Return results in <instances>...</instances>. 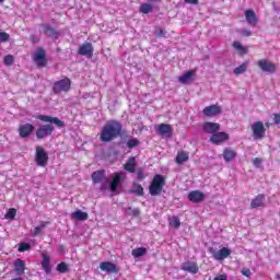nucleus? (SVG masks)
<instances>
[{
  "instance_id": "1",
  "label": "nucleus",
  "mask_w": 280,
  "mask_h": 280,
  "mask_svg": "<svg viewBox=\"0 0 280 280\" xmlns=\"http://www.w3.org/2000/svg\"><path fill=\"white\" fill-rule=\"evenodd\" d=\"M128 131L124 128V125L119 120H108L102 128L100 139L103 143H110L114 139H119V137H126Z\"/></svg>"
},
{
  "instance_id": "2",
  "label": "nucleus",
  "mask_w": 280,
  "mask_h": 280,
  "mask_svg": "<svg viewBox=\"0 0 280 280\" xmlns=\"http://www.w3.org/2000/svg\"><path fill=\"white\" fill-rule=\"evenodd\" d=\"M36 119L43 121L46 125L39 126L36 130L35 135L37 139H45L47 137H51L54 135L55 127L57 128H65V121L60 120L58 117H52L50 115H38Z\"/></svg>"
},
{
  "instance_id": "3",
  "label": "nucleus",
  "mask_w": 280,
  "mask_h": 280,
  "mask_svg": "<svg viewBox=\"0 0 280 280\" xmlns=\"http://www.w3.org/2000/svg\"><path fill=\"white\" fill-rule=\"evenodd\" d=\"M164 187L165 177H163L161 174H156L149 186V194L151 196H161V191H163Z\"/></svg>"
},
{
  "instance_id": "4",
  "label": "nucleus",
  "mask_w": 280,
  "mask_h": 280,
  "mask_svg": "<svg viewBox=\"0 0 280 280\" xmlns=\"http://www.w3.org/2000/svg\"><path fill=\"white\" fill-rule=\"evenodd\" d=\"M52 91L55 95L68 93V91H71V79L65 77L63 79L56 81L52 85Z\"/></svg>"
},
{
  "instance_id": "5",
  "label": "nucleus",
  "mask_w": 280,
  "mask_h": 280,
  "mask_svg": "<svg viewBox=\"0 0 280 280\" xmlns=\"http://www.w3.org/2000/svg\"><path fill=\"white\" fill-rule=\"evenodd\" d=\"M49 161V154L43 147H36L35 163L39 167H45Z\"/></svg>"
},
{
  "instance_id": "6",
  "label": "nucleus",
  "mask_w": 280,
  "mask_h": 280,
  "mask_svg": "<svg viewBox=\"0 0 280 280\" xmlns=\"http://www.w3.org/2000/svg\"><path fill=\"white\" fill-rule=\"evenodd\" d=\"M209 253H211L213 259H217V261H222L226 259V257H231V249L226 247H222L220 250H215V248L210 247Z\"/></svg>"
},
{
  "instance_id": "7",
  "label": "nucleus",
  "mask_w": 280,
  "mask_h": 280,
  "mask_svg": "<svg viewBox=\"0 0 280 280\" xmlns=\"http://www.w3.org/2000/svg\"><path fill=\"white\" fill-rule=\"evenodd\" d=\"M254 139H264L266 137V127L262 121H256L252 125Z\"/></svg>"
},
{
  "instance_id": "8",
  "label": "nucleus",
  "mask_w": 280,
  "mask_h": 280,
  "mask_svg": "<svg viewBox=\"0 0 280 280\" xmlns=\"http://www.w3.org/2000/svg\"><path fill=\"white\" fill-rule=\"evenodd\" d=\"M229 139H231L229 133L224 131H217L210 137V143H213L214 145H220V143H224V141H229Z\"/></svg>"
},
{
  "instance_id": "9",
  "label": "nucleus",
  "mask_w": 280,
  "mask_h": 280,
  "mask_svg": "<svg viewBox=\"0 0 280 280\" xmlns=\"http://www.w3.org/2000/svg\"><path fill=\"white\" fill-rule=\"evenodd\" d=\"M93 44L92 43H84L78 49L79 56H85V58H93Z\"/></svg>"
},
{
  "instance_id": "10",
  "label": "nucleus",
  "mask_w": 280,
  "mask_h": 280,
  "mask_svg": "<svg viewBox=\"0 0 280 280\" xmlns=\"http://www.w3.org/2000/svg\"><path fill=\"white\" fill-rule=\"evenodd\" d=\"M34 60H35L37 67H47V56L45 54L44 48H37L35 55H34Z\"/></svg>"
},
{
  "instance_id": "11",
  "label": "nucleus",
  "mask_w": 280,
  "mask_h": 280,
  "mask_svg": "<svg viewBox=\"0 0 280 280\" xmlns=\"http://www.w3.org/2000/svg\"><path fill=\"white\" fill-rule=\"evenodd\" d=\"M100 269L102 272H107V275H117L119 272V268L112 261H103L100 264Z\"/></svg>"
},
{
  "instance_id": "12",
  "label": "nucleus",
  "mask_w": 280,
  "mask_h": 280,
  "mask_svg": "<svg viewBox=\"0 0 280 280\" xmlns=\"http://www.w3.org/2000/svg\"><path fill=\"white\" fill-rule=\"evenodd\" d=\"M258 67L264 73H275V71H277V66L266 59H260L258 61Z\"/></svg>"
},
{
  "instance_id": "13",
  "label": "nucleus",
  "mask_w": 280,
  "mask_h": 280,
  "mask_svg": "<svg viewBox=\"0 0 280 280\" xmlns=\"http://www.w3.org/2000/svg\"><path fill=\"white\" fill-rule=\"evenodd\" d=\"M202 114L205 117H217V115H222V107L220 105H210L203 108Z\"/></svg>"
},
{
  "instance_id": "14",
  "label": "nucleus",
  "mask_w": 280,
  "mask_h": 280,
  "mask_svg": "<svg viewBox=\"0 0 280 280\" xmlns=\"http://www.w3.org/2000/svg\"><path fill=\"white\" fill-rule=\"evenodd\" d=\"M202 130L206 135H214L215 132H220V124L206 121L202 125Z\"/></svg>"
},
{
  "instance_id": "15",
  "label": "nucleus",
  "mask_w": 280,
  "mask_h": 280,
  "mask_svg": "<svg viewBox=\"0 0 280 280\" xmlns=\"http://www.w3.org/2000/svg\"><path fill=\"white\" fill-rule=\"evenodd\" d=\"M35 129H36V127H34V125L27 122V124L20 126L19 135L22 139H27V137H30L32 135V132H34Z\"/></svg>"
},
{
  "instance_id": "16",
  "label": "nucleus",
  "mask_w": 280,
  "mask_h": 280,
  "mask_svg": "<svg viewBox=\"0 0 280 280\" xmlns=\"http://www.w3.org/2000/svg\"><path fill=\"white\" fill-rule=\"evenodd\" d=\"M43 30H44L45 36H48V38H55V40H58V38H60V32H58L51 25L44 24Z\"/></svg>"
},
{
  "instance_id": "17",
  "label": "nucleus",
  "mask_w": 280,
  "mask_h": 280,
  "mask_svg": "<svg viewBox=\"0 0 280 280\" xmlns=\"http://www.w3.org/2000/svg\"><path fill=\"white\" fill-rule=\"evenodd\" d=\"M121 183V173H116L115 176L113 177L112 182L109 183V191L112 194H119V184Z\"/></svg>"
},
{
  "instance_id": "18",
  "label": "nucleus",
  "mask_w": 280,
  "mask_h": 280,
  "mask_svg": "<svg viewBox=\"0 0 280 280\" xmlns=\"http://www.w3.org/2000/svg\"><path fill=\"white\" fill-rule=\"evenodd\" d=\"M188 200L195 205H199V202L205 200V192L200 190H192L188 194Z\"/></svg>"
},
{
  "instance_id": "19",
  "label": "nucleus",
  "mask_w": 280,
  "mask_h": 280,
  "mask_svg": "<svg viewBox=\"0 0 280 280\" xmlns=\"http://www.w3.org/2000/svg\"><path fill=\"white\" fill-rule=\"evenodd\" d=\"M92 182L94 185H97L98 183H102V180H108L106 177V171L104 170H98L92 173L91 175Z\"/></svg>"
},
{
  "instance_id": "20",
  "label": "nucleus",
  "mask_w": 280,
  "mask_h": 280,
  "mask_svg": "<svg viewBox=\"0 0 280 280\" xmlns=\"http://www.w3.org/2000/svg\"><path fill=\"white\" fill-rule=\"evenodd\" d=\"M14 272L18 277L25 275V260L18 258L14 260Z\"/></svg>"
},
{
  "instance_id": "21",
  "label": "nucleus",
  "mask_w": 280,
  "mask_h": 280,
  "mask_svg": "<svg viewBox=\"0 0 280 280\" xmlns=\"http://www.w3.org/2000/svg\"><path fill=\"white\" fill-rule=\"evenodd\" d=\"M237 158V152L233 148H225L223 150V159L225 163H231V161H235Z\"/></svg>"
},
{
  "instance_id": "22",
  "label": "nucleus",
  "mask_w": 280,
  "mask_h": 280,
  "mask_svg": "<svg viewBox=\"0 0 280 280\" xmlns=\"http://www.w3.org/2000/svg\"><path fill=\"white\" fill-rule=\"evenodd\" d=\"M156 132L162 135V137H172V125L161 124L158 126Z\"/></svg>"
},
{
  "instance_id": "23",
  "label": "nucleus",
  "mask_w": 280,
  "mask_h": 280,
  "mask_svg": "<svg viewBox=\"0 0 280 280\" xmlns=\"http://www.w3.org/2000/svg\"><path fill=\"white\" fill-rule=\"evenodd\" d=\"M265 202H266V195L259 194L252 200L250 207L252 209H259V207H265Z\"/></svg>"
},
{
  "instance_id": "24",
  "label": "nucleus",
  "mask_w": 280,
  "mask_h": 280,
  "mask_svg": "<svg viewBox=\"0 0 280 280\" xmlns=\"http://www.w3.org/2000/svg\"><path fill=\"white\" fill-rule=\"evenodd\" d=\"M42 257H43V260H42L43 270L46 272V275H51V265H50L51 258L49 257V255L45 253H42Z\"/></svg>"
},
{
  "instance_id": "25",
  "label": "nucleus",
  "mask_w": 280,
  "mask_h": 280,
  "mask_svg": "<svg viewBox=\"0 0 280 280\" xmlns=\"http://www.w3.org/2000/svg\"><path fill=\"white\" fill-rule=\"evenodd\" d=\"M184 272H190L191 275H198V265L196 262L186 261L182 264Z\"/></svg>"
},
{
  "instance_id": "26",
  "label": "nucleus",
  "mask_w": 280,
  "mask_h": 280,
  "mask_svg": "<svg viewBox=\"0 0 280 280\" xmlns=\"http://www.w3.org/2000/svg\"><path fill=\"white\" fill-rule=\"evenodd\" d=\"M124 168L126 170V172L135 174V172H137V159H135V156L129 158L124 165Z\"/></svg>"
},
{
  "instance_id": "27",
  "label": "nucleus",
  "mask_w": 280,
  "mask_h": 280,
  "mask_svg": "<svg viewBox=\"0 0 280 280\" xmlns=\"http://www.w3.org/2000/svg\"><path fill=\"white\" fill-rule=\"evenodd\" d=\"M245 19L248 25H250V27H255L257 25V14H255V11L253 10L245 11Z\"/></svg>"
},
{
  "instance_id": "28",
  "label": "nucleus",
  "mask_w": 280,
  "mask_h": 280,
  "mask_svg": "<svg viewBox=\"0 0 280 280\" xmlns=\"http://www.w3.org/2000/svg\"><path fill=\"white\" fill-rule=\"evenodd\" d=\"M196 75V71L188 70L186 73H184L182 77L178 78V81L182 84H188V82H191V78Z\"/></svg>"
},
{
  "instance_id": "29",
  "label": "nucleus",
  "mask_w": 280,
  "mask_h": 280,
  "mask_svg": "<svg viewBox=\"0 0 280 280\" xmlns=\"http://www.w3.org/2000/svg\"><path fill=\"white\" fill-rule=\"evenodd\" d=\"M72 218L79 220V222H84L85 220H89V213L82 210H77L72 213Z\"/></svg>"
},
{
  "instance_id": "30",
  "label": "nucleus",
  "mask_w": 280,
  "mask_h": 280,
  "mask_svg": "<svg viewBox=\"0 0 280 280\" xmlns=\"http://www.w3.org/2000/svg\"><path fill=\"white\" fill-rule=\"evenodd\" d=\"M125 213L131 218H139L141 215V209L128 207L125 209Z\"/></svg>"
},
{
  "instance_id": "31",
  "label": "nucleus",
  "mask_w": 280,
  "mask_h": 280,
  "mask_svg": "<svg viewBox=\"0 0 280 280\" xmlns=\"http://www.w3.org/2000/svg\"><path fill=\"white\" fill-rule=\"evenodd\" d=\"M48 224H49V222L42 221L40 224L34 229L33 237H37V235H40V233H43V231H45V229H47Z\"/></svg>"
},
{
  "instance_id": "32",
  "label": "nucleus",
  "mask_w": 280,
  "mask_h": 280,
  "mask_svg": "<svg viewBox=\"0 0 280 280\" xmlns=\"http://www.w3.org/2000/svg\"><path fill=\"white\" fill-rule=\"evenodd\" d=\"M129 194H136V196H144L143 186L139 183H133V188L129 190Z\"/></svg>"
},
{
  "instance_id": "33",
  "label": "nucleus",
  "mask_w": 280,
  "mask_h": 280,
  "mask_svg": "<svg viewBox=\"0 0 280 280\" xmlns=\"http://www.w3.org/2000/svg\"><path fill=\"white\" fill-rule=\"evenodd\" d=\"M148 253V248L145 247H138L132 249L131 255L132 257H135L136 259L139 257H143V255H147Z\"/></svg>"
},
{
  "instance_id": "34",
  "label": "nucleus",
  "mask_w": 280,
  "mask_h": 280,
  "mask_svg": "<svg viewBox=\"0 0 280 280\" xmlns=\"http://www.w3.org/2000/svg\"><path fill=\"white\" fill-rule=\"evenodd\" d=\"M247 70H248V61H245L241 66L234 69V74L242 75V73H246Z\"/></svg>"
},
{
  "instance_id": "35",
  "label": "nucleus",
  "mask_w": 280,
  "mask_h": 280,
  "mask_svg": "<svg viewBox=\"0 0 280 280\" xmlns=\"http://www.w3.org/2000/svg\"><path fill=\"white\" fill-rule=\"evenodd\" d=\"M185 161H189V154H187L186 152L182 151L177 153L176 156V163L178 165H183V163H185Z\"/></svg>"
},
{
  "instance_id": "36",
  "label": "nucleus",
  "mask_w": 280,
  "mask_h": 280,
  "mask_svg": "<svg viewBox=\"0 0 280 280\" xmlns=\"http://www.w3.org/2000/svg\"><path fill=\"white\" fill-rule=\"evenodd\" d=\"M154 11V7L150 3H142L140 5V12L142 14H150V12H153Z\"/></svg>"
},
{
  "instance_id": "37",
  "label": "nucleus",
  "mask_w": 280,
  "mask_h": 280,
  "mask_svg": "<svg viewBox=\"0 0 280 280\" xmlns=\"http://www.w3.org/2000/svg\"><path fill=\"white\" fill-rule=\"evenodd\" d=\"M168 222H170V225L173 228V229H180V219L178 217H172L168 219Z\"/></svg>"
},
{
  "instance_id": "38",
  "label": "nucleus",
  "mask_w": 280,
  "mask_h": 280,
  "mask_svg": "<svg viewBox=\"0 0 280 280\" xmlns=\"http://www.w3.org/2000/svg\"><path fill=\"white\" fill-rule=\"evenodd\" d=\"M57 272H59L60 275H65V273L69 272V265H67V262L58 264Z\"/></svg>"
},
{
  "instance_id": "39",
  "label": "nucleus",
  "mask_w": 280,
  "mask_h": 280,
  "mask_svg": "<svg viewBox=\"0 0 280 280\" xmlns=\"http://www.w3.org/2000/svg\"><path fill=\"white\" fill-rule=\"evenodd\" d=\"M138 145H139V139H137V138H132L127 141V148H129V150H132L133 148H137Z\"/></svg>"
},
{
  "instance_id": "40",
  "label": "nucleus",
  "mask_w": 280,
  "mask_h": 280,
  "mask_svg": "<svg viewBox=\"0 0 280 280\" xmlns=\"http://www.w3.org/2000/svg\"><path fill=\"white\" fill-rule=\"evenodd\" d=\"M14 218H16V209L11 208L8 210L7 214H5V219L7 220H14Z\"/></svg>"
},
{
  "instance_id": "41",
  "label": "nucleus",
  "mask_w": 280,
  "mask_h": 280,
  "mask_svg": "<svg viewBox=\"0 0 280 280\" xmlns=\"http://www.w3.org/2000/svg\"><path fill=\"white\" fill-rule=\"evenodd\" d=\"M154 36H156L158 38H165V34H167V32L163 28H155V31L153 32Z\"/></svg>"
},
{
  "instance_id": "42",
  "label": "nucleus",
  "mask_w": 280,
  "mask_h": 280,
  "mask_svg": "<svg viewBox=\"0 0 280 280\" xmlns=\"http://www.w3.org/2000/svg\"><path fill=\"white\" fill-rule=\"evenodd\" d=\"M4 65H7V67H10L12 65H14V56L12 55H7L4 57V60H3Z\"/></svg>"
},
{
  "instance_id": "43",
  "label": "nucleus",
  "mask_w": 280,
  "mask_h": 280,
  "mask_svg": "<svg viewBox=\"0 0 280 280\" xmlns=\"http://www.w3.org/2000/svg\"><path fill=\"white\" fill-rule=\"evenodd\" d=\"M30 248H32L30 243H21L18 250L19 253H25V250H30Z\"/></svg>"
},
{
  "instance_id": "44",
  "label": "nucleus",
  "mask_w": 280,
  "mask_h": 280,
  "mask_svg": "<svg viewBox=\"0 0 280 280\" xmlns=\"http://www.w3.org/2000/svg\"><path fill=\"white\" fill-rule=\"evenodd\" d=\"M10 40V34L0 32V43H8Z\"/></svg>"
},
{
  "instance_id": "45",
  "label": "nucleus",
  "mask_w": 280,
  "mask_h": 280,
  "mask_svg": "<svg viewBox=\"0 0 280 280\" xmlns=\"http://www.w3.org/2000/svg\"><path fill=\"white\" fill-rule=\"evenodd\" d=\"M233 47L236 48L238 51H242V54H246V48L242 46V43L234 42Z\"/></svg>"
},
{
  "instance_id": "46",
  "label": "nucleus",
  "mask_w": 280,
  "mask_h": 280,
  "mask_svg": "<svg viewBox=\"0 0 280 280\" xmlns=\"http://www.w3.org/2000/svg\"><path fill=\"white\" fill-rule=\"evenodd\" d=\"M136 174H137V179H138V180H144V179H145V174H143V170L138 168V170L136 171Z\"/></svg>"
},
{
  "instance_id": "47",
  "label": "nucleus",
  "mask_w": 280,
  "mask_h": 280,
  "mask_svg": "<svg viewBox=\"0 0 280 280\" xmlns=\"http://www.w3.org/2000/svg\"><path fill=\"white\" fill-rule=\"evenodd\" d=\"M241 272H242V275L244 276V277H250V275H253V272H250V269H248V268H243L242 270H241Z\"/></svg>"
},
{
  "instance_id": "48",
  "label": "nucleus",
  "mask_w": 280,
  "mask_h": 280,
  "mask_svg": "<svg viewBox=\"0 0 280 280\" xmlns=\"http://www.w3.org/2000/svg\"><path fill=\"white\" fill-rule=\"evenodd\" d=\"M262 161L260 158H255L253 160V165H255V167H259V165H261Z\"/></svg>"
},
{
  "instance_id": "49",
  "label": "nucleus",
  "mask_w": 280,
  "mask_h": 280,
  "mask_svg": "<svg viewBox=\"0 0 280 280\" xmlns=\"http://www.w3.org/2000/svg\"><path fill=\"white\" fill-rule=\"evenodd\" d=\"M273 124H276V126H279V124H280V114H275L273 115Z\"/></svg>"
},
{
  "instance_id": "50",
  "label": "nucleus",
  "mask_w": 280,
  "mask_h": 280,
  "mask_svg": "<svg viewBox=\"0 0 280 280\" xmlns=\"http://www.w3.org/2000/svg\"><path fill=\"white\" fill-rule=\"evenodd\" d=\"M242 36H246V37L253 36V33L245 28V30H242Z\"/></svg>"
},
{
  "instance_id": "51",
  "label": "nucleus",
  "mask_w": 280,
  "mask_h": 280,
  "mask_svg": "<svg viewBox=\"0 0 280 280\" xmlns=\"http://www.w3.org/2000/svg\"><path fill=\"white\" fill-rule=\"evenodd\" d=\"M186 3H191L192 5H198V0H185Z\"/></svg>"
},
{
  "instance_id": "52",
  "label": "nucleus",
  "mask_w": 280,
  "mask_h": 280,
  "mask_svg": "<svg viewBox=\"0 0 280 280\" xmlns=\"http://www.w3.org/2000/svg\"><path fill=\"white\" fill-rule=\"evenodd\" d=\"M213 280H226V275H220L219 277H215Z\"/></svg>"
},
{
  "instance_id": "53",
  "label": "nucleus",
  "mask_w": 280,
  "mask_h": 280,
  "mask_svg": "<svg viewBox=\"0 0 280 280\" xmlns=\"http://www.w3.org/2000/svg\"><path fill=\"white\" fill-rule=\"evenodd\" d=\"M150 3H159L161 0H148Z\"/></svg>"
},
{
  "instance_id": "54",
  "label": "nucleus",
  "mask_w": 280,
  "mask_h": 280,
  "mask_svg": "<svg viewBox=\"0 0 280 280\" xmlns=\"http://www.w3.org/2000/svg\"><path fill=\"white\" fill-rule=\"evenodd\" d=\"M3 1H5V0H0V3H3Z\"/></svg>"
},
{
  "instance_id": "55",
  "label": "nucleus",
  "mask_w": 280,
  "mask_h": 280,
  "mask_svg": "<svg viewBox=\"0 0 280 280\" xmlns=\"http://www.w3.org/2000/svg\"><path fill=\"white\" fill-rule=\"evenodd\" d=\"M101 189L104 190V186H102Z\"/></svg>"
},
{
  "instance_id": "56",
  "label": "nucleus",
  "mask_w": 280,
  "mask_h": 280,
  "mask_svg": "<svg viewBox=\"0 0 280 280\" xmlns=\"http://www.w3.org/2000/svg\"><path fill=\"white\" fill-rule=\"evenodd\" d=\"M266 126H267V128H268L269 124L267 122Z\"/></svg>"
},
{
  "instance_id": "57",
  "label": "nucleus",
  "mask_w": 280,
  "mask_h": 280,
  "mask_svg": "<svg viewBox=\"0 0 280 280\" xmlns=\"http://www.w3.org/2000/svg\"><path fill=\"white\" fill-rule=\"evenodd\" d=\"M277 279H280V276H277Z\"/></svg>"
}]
</instances>
